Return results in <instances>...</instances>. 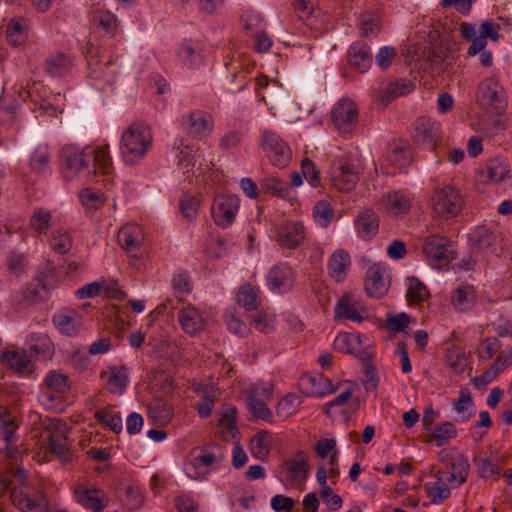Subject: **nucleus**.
I'll return each instance as SVG.
<instances>
[{"label":"nucleus","mask_w":512,"mask_h":512,"mask_svg":"<svg viewBox=\"0 0 512 512\" xmlns=\"http://www.w3.org/2000/svg\"><path fill=\"white\" fill-rule=\"evenodd\" d=\"M431 201L433 213L445 219L457 216L463 207L460 192L450 185L435 189Z\"/></svg>","instance_id":"nucleus-2"},{"label":"nucleus","mask_w":512,"mask_h":512,"mask_svg":"<svg viewBox=\"0 0 512 512\" xmlns=\"http://www.w3.org/2000/svg\"><path fill=\"white\" fill-rule=\"evenodd\" d=\"M410 323V316L404 312L397 315L387 314L385 328L394 332H402Z\"/></svg>","instance_id":"nucleus-53"},{"label":"nucleus","mask_w":512,"mask_h":512,"mask_svg":"<svg viewBox=\"0 0 512 512\" xmlns=\"http://www.w3.org/2000/svg\"><path fill=\"white\" fill-rule=\"evenodd\" d=\"M304 240V227L298 222H287L279 231L278 242L282 247L294 249Z\"/></svg>","instance_id":"nucleus-19"},{"label":"nucleus","mask_w":512,"mask_h":512,"mask_svg":"<svg viewBox=\"0 0 512 512\" xmlns=\"http://www.w3.org/2000/svg\"><path fill=\"white\" fill-rule=\"evenodd\" d=\"M248 409L254 417L270 421L272 418V411L262 400L258 399L255 395H249L246 399Z\"/></svg>","instance_id":"nucleus-47"},{"label":"nucleus","mask_w":512,"mask_h":512,"mask_svg":"<svg viewBox=\"0 0 512 512\" xmlns=\"http://www.w3.org/2000/svg\"><path fill=\"white\" fill-rule=\"evenodd\" d=\"M299 387L305 395L318 397L331 394L337 389V387L333 386L331 380L323 374H318L316 376H302L299 381Z\"/></svg>","instance_id":"nucleus-9"},{"label":"nucleus","mask_w":512,"mask_h":512,"mask_svg":"<svg viewBox=\"0 0 512 512\" xmlns=\"http://www.w3.org/2000/svg\"><path fill=\"white\" fill-rule=\"evenodd\" d=\"M29 224L38 234H46L51 228V213L44 208H38L30 217Z\"/></svg>","instance_id":"nucleus-41"},{"label":"nucleus","mask_w":512,"mask_h":512,"mask_svg":"<svg viewBox=\"0 0 512 512\" xmlns=\"http://www.w3.org/2000/svg\"><path fill=\"white\" fill-rule=\"evenodd\" d=\"M301 171L303 177L312 187H317L320 184V172L315 168L314 163L310 159L302 160Z\"/></svg>","instance_id":"nucleus-54"},{"label":"nucleus","mask_w":512,"mask_h":512,"mask_svg":"<svg viewBox=\"0 0 512 512\" xmlns=\"http://www.w3.org/2000/svg\"><path fill=\"white\" fill-rule=\"evenodd\" d=\"M361 336L359 334H351V333H341L339 334L335 341L334 347L336 350L342 353L355 354L356 353V345H361Z\"/></svg>","instance_id":"nucleus-40"},{"label":"nucleus","mask_w":512,"mask_h":512,"mask_svg":"<svg viewBox=\"0 0 512 512\" xmlns=\"http://www.w3.org/2000/svg\"><path fill=\"white\" fill-rule=\"evenodd\" d=\"M270 433L268 431H259L251 440V453L259 459L264 460L270 452Z\"/></svg>","instance_id":"nucleus-33"},{"label":"nucleus","mask_w":512,"mask_h":512,"mask_svg":"<svg viewBox=\"0 0 512 512\" xmlns=\"http://www.w3.org/2000/svg\"><path fill=\"white\" fill-rule=\"evenodd\" d=\"M11 500L14 506L23 512H47V502L42 491H37L34 497H29L22 490L14 488Z\"/></svg>","instance_id":"nucleus-10"},{"label":"nucleus","mask_w":512,"mask_h":512,"mask_svg":"<svg viewBox=\"0 0 512 512\" xmlns=\"http://www.w3.org/2000/svg\"><path fill=\"white\" fill-rule=\"evenodd\" d=\"M178 321L185 333L197 335L203 330V321L196 308H183L179 311Z\"/></svg>","instance_id":"nucleus-22"},{"label":"nucleus","mask_w":512,"mask_h":512,"mask_svg":"<svg viewBox=\"0 0 512 512\" xmlns=\"http://www.w3.org/2000/svg\"><path fill=\"white\" fill-rule=\"evenodd\" d=\"M478 173L485 177V182L499 183L511 177L509 165L498 158L488 160Z\"/></svg>","instance_id":"nucleus-18"},{"label":"nucleus","mask_w":512,"mask_h":512,"mask_svg":"<svg viewBox=\"0 0 512 512\" xmlns=\"http://www.w3.org/2000/svg\"><path fill=\"white\" fill-rule=\"evenodd\" d=\"M3 358L9 363V367L16 372L24 373L28 370L31 361L25 354H19L15 351H6Z\"/></svg>","instance_id":"nucleus-50"},{"label":"nucleus","mask_w":512,"mask_h":512,"mask_svg":"<svg viewBox=\"0 0 512 512\" xmlns=\"http://www.w3.org/2000/svg\"><path fill=\"white\" fill-rule=\"evenodd\" d=\"M452 302L455 308L462 312L470 310L475 303L474 291L472 287H458L453 293Z\"/></svg>","instance_id":"nucleus-34"},{"label":"nucleus","mask_w":512,"mask_h":512,"mask_svg":"<svg viewBox=\"0 0 512 512\" xmlns=\"http://www.w3.org/2000/svg\"><path fill=\"white\" fill-rule=\"evenodd\" d=\"M71 59L64 53L50 55L45 61V70L52 77H61L70 72Z\"/></svg>","instance_id":"nucleus-27"},{"label":"nucleus","mask_w":512,"mask_h":512,"mask_svg":"<svg viewBox=\"0 0 512 512\" xmlns=\"http://www.w3.org/2000/svg\"><path fill=\"white\" fill-rule=\"evenodd\" d=\"M414 88H415V85L410 80L399 79L394 82H391L388 85V87L386 88V90L384 91V93L381 97V102L384 105H388L395 98L412 92L414 90Z\"/></svg>","instance_id":"nucleus-30"},{"label":"nucleus","mask_w":512,"mask_h":512,"mask_svg":"<svg viewBox=\"0 0 512 512\" xmlns=\"http://www.w3.org/2000/svg\"><path fill=\"white\" fill-rule=\"evenodd\" d=\"M150 128L142 122L132 123L121 137V156L128 165L138 164L151 147Z\"/></svg>","instance_id":"nucleus-1"},{"label":"nucleus","mask_w":512,"mask_h":512,"mask_svg":"<svg viewBox=\"0 0 512 512\" xmlns=\"http://www.w3.org/2000/svg\"><path fill=\"white\" fill-rule=\"evenodd\" d=\"M387 207L395 215L404 214L410 210L411 200L406 194L394 191L388 194Z\"/></svg>","instance_id":"nucleus-38"},{"label":"nucleus","mask_w":512,"mask_h":512,"mask_svg":"<svg viewBox=\"0 0 512 512\" xmlns=\"http://www.w3.org/2000/svg\"><path fill=\"white\" fill-rule=\"evenodd\" d=\"M396 55V49L394 47H383L377 53L375 60L381 69L386 70L392 64Z\"/></svg>","instance_id":"nucleus-62"},{"label":"nucleus","mask_w":512,"mask_h":512,"mask_svg":"<svg viewBox=\"0 0 512 512\" xmlns=\"http://www.w3.org/2000/svg\"><path fill=\"white\" fill-rule=\"evenodd\" d=\"M355 227L359 237L366 241L371 240L378 233V216L373 209L364 208L356 217Z\"/></svg>","instance_id":"nucleus-13"},{"label":"nucleus","mask_w":512,"mask_h":512,"mask_svg":"<svg viewBox=\"0 0 512 512\" xmlns=\"http://www.w3.org/2000/svg\"><path fill=\"white\" fill-rule=\"evenodd\" d=\"M270 289L275 292H285L292 288V269L287 265L272 267L267 274Z\"/></svg>","instance_id":"nucleus-16"},{"label":"nucleus","mask_w":512,"mask_h":512,"mask_svg":"<svg viewBox=\"0 0 512 512\" xmlns=\"http://www.w3.org/2000/svg\"><path fill=\"white\" fill-rule=\"evenodd\" d=\"M91 492L99 493V490L86 489L83 492V495L81 496V498L79 499V502L84 503V499H85L88 502V505H86V507L92 509L94 512H102V509L106 507L107 503L104 502V498H100L98 496L92 495Z\"/></svg>","instance_id":"nucleus-58"},{"label":"nucleus","mask_w":512,"mask_h":512,"mask_svg":"<svg viewBox=\"0 0 512 512\" xmlns=\"http://www.w3.org/2000/svg\"><path fill=\"white\" fill-rule=\"evenodd\" d=\"M94 21L105 29V31L110 32L115 28L116 18L108 11H97L94 15Z\"/></svg>","instance_id":"nucleus-63"},{"label":"nucleus","mask_w":512,"mask_h":512,"mask_svg":"<svg viewBox=\"0 0 512 512\" xmlns=\"http://www.w3.org/2000/svg\"><path fill=\"white\" fill-rule=\"evenodd\" d=\"M335 313L339 318H346L358 323L363 321V317L351 303V296L349 294H344L338 301L335 307Z\"/></svg>","instance_id":"nucleus-35"},{"label":"nucleus","mask_w":512,"mask_h":512,"mask_svg":"<svg viewBox=\"0 0 512 512\" xmlns=\"http://www.w3.org/2000/svg\"><path fill=\"white\" fill-rule=\"evenodd\" d=\"M199 201L194 196L184 198L180 203V210L184 218L188 221L195 219Z\"/></svg>","instance_id":"nucleus-61"},{"label":"nucleus","mask_w":512,"mask_h":512,"mask_svg":"<svg viewBox=\"0 0 512 512\" xmlns=\"http://www.w3.org/2000/svg\"><path fill=\"white\" fill-rule=\"evenodd\" d=\"M62 154L65 157L67 168L76 173L88 166L90 154L87 148L79 151L76 147L67 145L63 147Z\"/></svg>","instance_id":"nucleus-23"},{"label":"nucleus","mask_w":512,"mask_h":512,"mask_svg":"<svg viewBox=\"0 0 512 512\" xmlns=\"http://www.w3.org/2000/svg\"><path fill=\"white\" fill-rule=\"evenodd\" d=\"M439 134V124L429 117H420L415 122L413 140L417 144L429 145L435 148L436 139Z\"/></svg>","instance_id":"nucleus-11"},{"label":"nucleus","mask_w":512,"mask_h":512,"mask_svg":"<svg viewBox=\"0 0 512 512\" xmlns=\"http://www.w3.org/2000/svg\"><path fill=\"white\" fill-rule=\"evenodd\" d=\"M260 147L275 167L284 168L291 161V149L287 143L275 132L265 130L262 135Z\"/></svg>","instance_id":"nucleus-3"},{"label":"nucleus","mask_w":512,"mask_h":512,"mask_svg":"<svg viewBox=\"0 0 512 512\" xmlns=\"http://www.w3.org/2000/svg\"><path fill=\"white\" fill-rule=\"evenodd\" d=\"M331 119L341 133L350 132L358 119L356 104L347 98L339 100L331 112Z\"/></svg>","instance_id":"nucleus-8"},{"label":"nucleus","mask_w":512,"mask_h":512,"mask_svg":"<svg viewBox=\"0 0 512 512\" xmlns=\"http://www.w3.org/2000/svg\"><path fill=\"white\" fill-rule=\"evenodd\" d=\"M57 329L67 336H76L80 329V319L75 310L62 309L52 318Z\"/></svg>","instance_id":"nucleus-17"},{"label":"nucleus","mask_w":512,"mask_h":512,"mask_svg":"<svg viewBox=\"0 0 512 512\" xmlns=\"http://www.w3.org/2000/svg\"><path fill=\"white\" fill-rule=\"evenodd\" d=\"M174 149L178 151V164L183 167L194 165V148L188 143L187 139L179 138L174 142Z\"/></svg>","instance_id":"nucleus-44"},{"label":"nucleus","mask_w":512,"mask_h":512,"mask_svg":"<svg viewBox=\"0 0 512 512\" xmlns=\"http://www.w3.org/2000/svg\"><path fill=\"white\" fill-rule=\"evenodd\" d=\"M51 246L60 254L67 253L71 248L70 235L67 232H53L51 236Z\"/></svg>","instance_id":"nucleus-55"},{"label":"nucleus","mask_w":512,"mask_h":512,"mask_svg":"<svg viewBox=\"0 0 512 512\" xmlns=\"http://www.w3.org/2000/svg\"><path fill=\"white\" fill-rule=\"evenodd\" d=\"M257 294L251 286L243 287L238 293V302L247 311L257 308Z\"/></svg>","instance_id":"nucleus-56"},{"label":"nucleus","mask_w":512,"mask_h":512,"mask_svg":"<svg viewBox=\"0 0 512 512\" xmlns=\"http://www.w3.org/2000/svg\"><path fill=\"white\" fill-rule=\"evenodd\" d=\"M498 86L495 79H484L478 86L476 102L485 111L501 115L504 113L506 105L498 93Z\"/></svg>","instance_id":"nucleus-4"},{"label":"nucleus","mask_w":512,"mask_h":512,"mask_svg":"<svg viewBox=\"0 0 512 512\" xmlns=\"http://www.w3.org/2000/svg\"><path fill=\"white\" fill-rule=\"evenodd\" d=\"M26 265L27 261L23 254L12 252L7 257V266L11 274L20 275L25 271Z\"/></svg>","instance_id":"nucleus-59"},{"label":"nucleus","mask_w":512,"mask_h":512,"mask_svg":"<svg viewBox=\"0 0 512 512\" xmlns=\"http://www.w3.org/2000/svg\"><path fill=\"white\" fill-rule=\"evenodd\" d=\"M260 186L265 193L283 199L289 197L290 189L288 183L276 177L265 178L261 181Z\"/></svg>","instance_id":"nucleus-37"},{"label":"nucleus","mask_w":512,"mask_h":512,"mask_svg":"<svg viewBox=\"0 0 512 512\" xmlns=\"http://www.w3.org/2000/svg\"><path fill=\"white\" fill-rule=\"evenodd\" d=\"M349 64L360 71L361 73L367 71L372 64V53L370 46L362 41L353 43L349 50Z\"/></svg>","instance_id":"nucleus-15"},{"label":"nucleus","mask_w":512,"mask_h":512,"mask_svg":"<svg viewBox=\"0 0 512 512\" xmlns=\"http://www.w3.org/2000/svg\"><path fill=\"white\" fill-rule=\"evenodd\" d=\"M301 401L300 397L295 394L286 395L276 406V413L281 417H288L297 411Z\"/></svg>","instance_id":"nucleus-49"},{"label":"nucleus","mask_w":512,"mask_h":512,"mask_svg":"<svg viewBox=\"0 0 512 512\" xmlns=\"http://www.w3.org/2000/svg\"><path fill=\"white\" fill-rule=\"evenodd\" d=\"M6 37L14 46L23 43L27 37L26 26L21 19L13 18L6 27Z\"/></svg>","instance_id":"nucleus-42"},{"label":"nucleus","mask_w":512,"mask_h":512,"mask_svg":"<svg viewBox=\"0 0 512 512\" xmlns=\"http://www.w3.org/2000/svg\"><path fill=\"white\" fill-rule=\"evenodd\" d=\"M409 287L407 290V300L409 302L421 303L428 296L426 285L416 277L408 278Z\"/></svg>","instance_id":"nucleus-46"},{"label":"nucleus","mask_w":512,"mask_h":512,"mask_svg":"<svg viewBox=\"0 0 512 512\" xmlns=\"http://www.w3.org/2000/svg\"><path fill=\"white\" fill-rule=\"evenodd\" d=\"M334 450H336V440L334 438L320 439L315 446V452L322 459L326 458Z\"/></svg>","instance_id":"nucleus-64"},{"label":"nucleus","mask_w":512,"mask_h":512,"mask_svg":"<svg viewBox=\"0 0 512 512\" xmlns=\"http://www.w3.org/2000/svg\"><path fill=\"white\" fill-rule=\"evenodd\" d=\"M100 377L106 380L107 386L112 393H121L128 385V374L125 366H113L109 371H103Z\"/></svg>","instance_id":"nucleus-21"},{"label":"nucleus","mask_w":512,"mask_h":512,"mask_svg":"<svg viewBox=\"0 0 512 512\" xmlns=\"http://www.w3.org/2000/svg\"><path fill=\"white\" fill-rule=\"evenodd\" d=\"M45 429L48 432L47 451L59 457L62 461H68L70 452L67 447V425L59 421H52Z\"/></svg>","instance_id":"nucleus-5"},{"label":"nucleus","mask_w":512,"mask_h":512,"mask_svg":"<svg viewBox=\"0 0 512 512\" xmlns=\"http://www.w3.org/2000/svg\"><path fill=\"white\" fill-rule=\"evenodd\" d=\"M287 464L289 465L290 482H295L298 479L306 480L310 466L303 451H296Z\"/></svg>","instance_id":"nucleus-28"},{"label":"nucleus","mask_w":512,"mask_h":512,"mask_svg":"<svg viewBox=\"0 0 512 512\" xmlns=\"http://www.w3.org/2000/svg\"><path fill=\"white\" fill-rule=\"evenodd\" d=\"M361 35L363 37H370L378 34L380 31L379 18L371 13L362 16L360 21Z\"/></svg>","instance_id":"nucleus-52"},{"label":"nucleus","mask_w":512,"mask_h":512,"mask_svg":"<svg viewBox=\"0 0 512 512\" xmlns=\"http://www.w3.org/2000/svg\"><path fill=\"white\" fill-rule=\"evenodd\" d=\"M456 436L457 430L454 424L450 421H446L437 424L435 428L432 429L430 438L427 440V442L431 443L433 440H435L436 446H445L452 438H455Z\"/></svg>","instance_id":"nucleus-31"},{"label":"nucleus","mask_w":512,"mask_h":512,"mask_svg":"<svg viewBox=\"0 0 512 512\" xmlns=\"http://www.w3.org/2000/svg\"><path fill=\"white\" fill-rule=\"evenodd\" d=\"M172 407L165 399H155L148 405V415L153 420L165 424L170 421Z\"/></svg>","instance_id":"nucleus-32"},{"label":"nucleus","mask_w":512,"mask_h":512,"mask_svg":"<svg viewBox=\"0 0 512 512\" xmlns=\"http://www.w3.org/2000/svg\"><path fill=\"white\" fill-rule=\"evenodd\" d=\"M385 269L380 264H373L366 272L365 290L371 297H383L388 288L384 280Z\"/></svg>","instance_id":"nucleus-14"},{"label":"nucleus","mask_w":512,"mask_h":512,"mask_svg":"<svg viewBox=\"0 0 512 512\" xmlns=\"http://www.w3.org/2000/svg\"><path fill=\"white\" fill-rule=\"evenodd\" d=\"M294 9L298 18L307 26L314 25V0H294Z\"/></svg>","instance_id":"nucleus-48"},{"label":"nucleus","mask_w":512,"mask_h":512,"mask_svg":"<svg viewBox=\"0 0 512 512\" xmlns=\"http://www.w3.org/2000/svg\"><path fill=\"white\" fill-rule=\"evenodd\" d=\"M79 196L82 205L89 210H96L103 205L100 195L91 189H83Z\"/></svg>","instance_id":"nucleus-57"},{"label":"nucleus","mask_w":512,"mask_h":512,"mask_svg":"<svg viewBox=\"0 0 512 512\" xmlns=\"http://www.w3.org/2000/svg\"><path fill=\"white\" fill-rule=\"evenodd\" d=\"M137 231L136 227H122L118 232L117 238L120 246L129 253L135 252L140 246V241L136 236Z\"/></svg>","instance_id":"nucleus-39"},{"label":"nucleus","mask_w":512,"mask_h":512,"mask_svg":"<svg viewBox=\"0 0 512 512\" xmlns=\"http://www.w3.org/2000/svg\"><path fill=\"white\" fill-rule=\"evenodd\" d=\"M296 501L282 494H277L271 499V508L276 512H292Z\"/></svg>","instance_id":"nucleus-60"},{"label":"nucleus","mask_w":512,"mask_h":512,"mask_svg":"<svg viewBox=\"0 0 512 512\" xmlns=\"http://www.w3.org/2000/svg\"><path fill=\"white\" fill-rule=\"evenodd\" d=\"M423 254L434 268L441 269L454 259L453 251L444 243V240L436 236L428 237L422 247Z\"/></svg>","instance_id":"nucleus-7"},{"label":"nucleus","mask_w":512,"mask_h":512,"mask_svg":"<svg viewBox=\"0 0 512 512\" xmlns=\"http://www.w3.org/2000/svg\"><path fill=\"white\" fill-rule=\"evenodd\" d=\"M89 154L92 157L94 175L96 171L102 175H109L112 172L113 166L108 144L92 149Z\"/></svg>","instance_id":"nucleus-25"},{"label":"nucleus","mask_w":512,"mask_h":512,"mask_svg":"<svg viewBox=\"0 0 512 512\" xmlns=\"http://www.w3.org/2000/svg\"><path fill=\"white\" fill-rule=\"evenodd\" d=\"M44 383L47 388L58 394L65 393L70 387L69 377L57 371H50L45 377Z\"/></svg>","instance_id":"nucleus-45"},{"label":"nucleus","mask_w":512,"mask_h":512,"mask_svg":"<svg viewBox=\"0 0 512 512\" xmlns=\"http://www.w3.org/2000/svg\"><path fill=\"white\" fill-rule=\"evenodd\" d=\"M449 466L451 468V473L445 478V480L449 483L456 482L457 486H460L466 481L469 473L470 465L468 459L464 455H458L451 459Z\"/></svg>","instance_id":"nucleus-29"},{"label":"nucleus","mask_w":512,"mask_h":512,"mask_svg":"<svg viewBox=\"0 0 512 512\" xmlns=\"http://www.w3.org/2000/svg\"><path fill=\"white\" fill-rule=\"evenodd\" d=\"M497 239L496 233L485 226L477 227L468 236L470 247L479 252L491 249Z\"/></svg>","instance_id":"nucleus-20"},{"label":"nucleus","mask_w":512,"mask_h":512,"mask_svg":"<svg viewBox=\"0 0 512 512\" xmlns=\"http://www.w3.org/2000/svg\"><path fill=\"white\" fill-rule=\"evenodd\" d=\"M313 216L320 226L326 228L331 223L334 212L329 203L320 201L314 206Z\"/></svg>","instance_id":"nucleus-51"},{"label":"nucleus","mask_w":512,"mask_h":512,"mask_svg":"<svg viewBox=\"0 0 512 512\" xmlns=\"http://www.w3.org/2000/svg\"><path fill=\"white\" fill-rule=\"evenodd\" d=\"M15 428L16 424L11 417L10 411L8 408L0 405V436L7 444L12 442Z\"/></svg>","instance_id":"nucleus-43"},{"label":"nucleus","mask_w":512,"mask_h":512,"mask_svg":"<svg viewBox=\"0 0 512 512\" xmlns=\"http://www.w3.org/2000/svg\"><path fill=\"white\" fill-rule=\"evenodd\" d=\"M444 474V472L438 471L436 473L438 481L431 485H425V489L428 495L431 497L433 504H440L450 496V489L447 487V485L445 483H439V481H443Z\"/></svg>","instance_id":"nucleus-36"},{"label":"nucleus","mask_w":512,"mask_h":512,"mask_svg":"<svg viewBox=\"0 0 512 512\" xmlns=\"http://www.w3.org/2000/svg\"><path fill=\"white\" fill-rule=\"evenodd\" d=\"M183 119L185 129L190 135H202L204 131L212 129L209 115L201 111H194Z\"/></svg>","instance_id":"nucleus-26"},{"label":"nucleus","mask_w":512,"mask_h":512,"mask_svg":"<svg viewBox=\"0 0 512 512\" xmlns=\"http://www.w3.org/2000/svg\"><path fill=\"white\" fill-rule=\"evenodd\" d=\"M360 168L352 163H342L335 172L332 181L333 185L341 191H350L360 179Z\"/></svg>","instance_id":"nucleus-12"},{"label":"nucleus","mask_w":512,"mask_h":512,"mask_svg":"<svg viewBox=\"0 0 512 512\" xmlns=\"http://www.w3.org/2000/svg\"><path fill=\"white\" fill-rule=\"evenodd\" d=\"M350 255L343 249L336 250L330 257L328 262L329 274L337 282L344 279L345 271L350 266Z\"/></svg>","instance_id":"nucleus-24"},{"label":"nucleus","mask_w":512,"mask_h":512,"mask_svg":"<svg viewBox=\"0 0 512 512\" xmlns=\"http://www.w3.org/2000/svg\"><path fill=\"white\" fill-rule=\"evenodd\" d=\"M240 200L236 195H219L211 208L215 223L220 227H228L235 219Z\"/></svg>","instance_id":"nucleus-6"}]
</instances>
